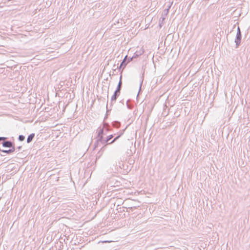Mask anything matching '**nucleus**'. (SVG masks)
Wrapping results in <instances>:
<instances>
[{"label": "nucleus", "mask_w": 250, "mask_h": 250, "mask_svg": "<svg viewBox=\"0 0 250 250\" xmlns=\"http://www.w3.org/2000/svg\"><path fill=\"white\" fill-rule=\"evenodd\" d=\"M16 150V148H15V147H12V148H10V149H8V150H1L0 148V151L3 152V153H7V154H10V153H11L13 152H14Z\"/></svg>", "instance_id": "obj_9"}, {"label": "nucleus", "mask_w": 250, "mask_h": 250, "mask_svg": "<svg viewBox=\"0 0 250 250\" xmlns=\"http://www.w3.org/2000/svg\"><path fill=\"white\" fill-rule=\"evenodd\" d=\"M103 139H104L103 135H101V136H97V141H96V143L94 144L95 148H96V147H97L98 146L99 144V143H100Z\"/></svg>", "instance_id": "obj_8"}, {"label": "nucleus", "mask_w": 250, "mask_h": 250, "mask_svg": "<svg viewBox=\"0 0 250 250\" xmlns=\"http://www.w3.org/2000/svg\"><path fill=\"white\" fill-rule=\"evenodd\" d=\"M133 208H135L136 207H133ZM128 208H133V207H128Z\"/></svg>", "instance_id": "obj_24"}, {"label": "nucleus", "mask_w": 250, "mask_h": 250, "mask_svg": "<svg viewBox=\"0 0 250 250\" xmlns=\"http://www.w3.org/2000/svg\"><path fill=\"white\" fill-rule=\"evenodd\" d=\"M241 33L240 28L239 26L237 27V33L236 36V38L235 40V42L236 43V47H238L240 44L241 41Z\"/></svg>", "instance_id": "obj_2"}, {"label": "nucleus", "mask_w": 250, "mask_h": 250, "mask_svg": "<svg viewBox=\"0 0 250 250\" xmlns=\"http://www.w3.org/2000/svg\"><path fill=\"white\" fill-rule=\"evenodd\" d=\"M121 134L116 137L111 142H109L108 143V144H111L114 143L117 139H119V138L121 136Z\"/></svg>", "instance_id": "obj_15"}, {"label": "nucleus", "mask_w": 250, "mask_h": 250, "mask_svg": "<svg viewBox=\"0 0 250 250\" xmlns=\"http://www.w3.org/2000/svg\"><path fill=\"white\" fill-rule=\"evenodd\" d=\"M52 239L53 235H47L46 238L43 237V243H45V244H48L52 242Z\"/></svg>", "instance_id": "obj_5"}, {"label": "nucleus", "mask_w": 250, "mask_h": 250, "mask_svg": "<svg viewBox=\"0 0 250 250\" xmlns=\"http://www.w3.org/2000/svg\"><path fill=\"white\" fill-rule=\"evenodd\" d=\"M2 146L5 147L12 148L15 147L13 144L9 141H6L2 143Z\"/></svg>", "instance_id": "obj_6"}, {"label": "nucleus", "mask_w": 250, "mask_h": 250, "mask_svg": "<svg viewBox=\"0 0 250 250\" xmlns=\"http://www.w3.org/2000/svg\"><path fill=\"white\" fill-rule=\"evenodd\" d=\"M165 19H166V18L165 17H161L160 19V20H159V25H160V27H162V24H163V22L165 21Z\"/></svg>", "instance_id": "obj_14"}, {"label": "nucleus", "mask_w": 250, "mask_h": 250, "mask_svg": "<svg viewBox=\"0 0 250 250\" xmlns=\"http://www.w3.org/2000/svg\"><path fill=\"white\" fill-rule=\"evenodd\" d=\"M56 236H57V235H55L54 236V238L55 237H56Z\"/></svg>", "instance_id": "obj_26"}, {"label": "nucleus", "mask_w": 250, "mask_h": 250, "mask_svg": "<svg viewBox=\"0 0 250 250\" xmlns=\"http://www.w3.org/2000/svg\"><path fill=\"white\" fill-rule=\"evenodd\" d=\"M21 146H20L17 148L19 150H20L21 149Z\"/></svg>", "instance_id": "obj_22"}, {"label": "nucleus", "mask_w": 250, "mask_h": 250, "mask_svg": "<svg viewBox=\"0 0 250 250\" xmlns=\"http://www.w3.org/2000/svg\"><path fill=\"white\" fill-rule=\"evenodd\" d=\"M63 237L62 236V235H60L59 237V239H62Z\"/></svg>", "instance_id": "obj_23"}, {"label": "nucleus", "mask_w": 250, "mask_h": 250, "mask_svg": "<svg viewBox=\"0 0 250 250\" xmlns=\"http://www.w3.org/2000/svg\"><path fill=\"white\" fill-rule=\"evenodd\" d=\"M113 137V135H110L106 138V141L109 142Z\"/></svg>", "instance_id": "obj_18"}, {"label": "nucleus", "mask_w": 250, "mask_h": 250, "mask_svg": "<svg viewBox=\"0 0 250 250\" xmlns=\"http://www.w3.org/2000/svg\"><path fill=\"white\" fill-rule=\"evenodd\" d=\"M168 10H169V9H168H168H166V10H165V11H166V14H167V13L168 12Z\"/></svg>", "instance_id": "obj_21"}, {"label": "nucleus", "mask_w": 250, "mask_h": 250, "mask_svg": "<svg viewBox=\"0 0 250 250\" xmlns=\"http://www.w3.org/2000/svg\"><path fill=\"white\" fill-rule=\"evenodd\" d=\"M103 133H104V127H103L102 128H100L99 129L97 136H100L101 135H103Z\"/></svg>", "instance_id": "obj_13"}, {"label": "nucleus", "mask_w": 250, "mask_h": 250, "mask_svg": "<svg viewBox=\"0 0 250 250\" xmlns=\"http://www.w3.org/2000/svg\"><path fill=\"white\" fill-rule=\"evenodd\" d=\"M120 93L118 92H116V91H115L114 92V93L113 94V95L111 97V102H110V108H109V107H108V104H107L106 105V109H107V112H108L109 110H111V107L113 105V104L114 102H115L117 98L119 97V96L120 95Z\"/></svg>", "instance_id": "obj_1"}, {"label": "nucleus", "mask_w": 250, "mask_h": 250, "mask_svg": "<svg viewBox=\"0 0 250 250\" xmlns=\"http://www.w3.org/2000/svg\"><path fill=\"white\" fill-rule=\"evenodd\" d=\"M18 139L20 141H23L25 139V137L22 135H20L19 136Z\"/></svg>", "instance_id": "obj_16"}, {"label": "nucleus", "mask_w": 250, "mask_h": 250, "mask_svg": "<svg viewBox=\"0 0 250 250\" xmlns=\"http://www.w3.org/2000/svg\"><path fill=\"white\" fill-rule=\"evenodd\" d=\"M6 139V138L5 137H0V141H1V140H4Z\"/></svg>", "instance_id": "obj_20"}, {"label": "nucleus", "mask_w": 250, "mask_h": 250, "mask_svg": "<svg viewBox=\"0 0 250 250\" xmlns=\"http://www.w3.org/2000/svg\"><path fill=\"white\" fill-rule=\"evenodd\" d=\"M127 58V55H126L125 57V58L124 59V60H123L122 62L120 64V65L119 66V70H121V69H122V71H123L124 68L125 67V66L126 65V64L128 63L126 61Z\"/></svg>", "instance_id": "obj_4"}, {"label": "nucleus", "mask_w": 250, "mask_h": 250, "mask_svg": "<svg viewBox=\"0 0 250 250\" xmlns=\"http://www.w3.org/2000/svg\"><path fill=\"white\" fill-rule=\"evenodd\" d=\"M75 236L76 237V238H77V235H63V237H67V240H68L69 239H71V240H73Z\"/></svg>", "instance_id": "obj_12"}, {"label": "nucleus", "mask_w": 250, "mask_h": 250, "mask_svg": "<svg viewBox=\"0 0 250 250\" xmlns=\"http://www.w3.org/2000/svg\"><path fill=\"white\" fill-rule=\"evenodd\" d=\"M141 86H142V83L140 84V89H141Z\"/></svg>", "instance_id": "obj_25"}, {"label": "nucleus", "mask_w": 250, "mask_h": 250, "mask_svg": "<svg viewBox=\"0 0 250 250\" xmlns=\"http://www.w3.org/2000/svg\"><path fill=\"white\" fill-rule=\"evenodd\" d=\"M133 58H134L133 55L131 57H130L128 58L127 57L126 59V61H127V62L128 63L132 61Z\"/></svg>", "instance_id": "obj_19"}, {"label": "nucleus", "mask_w": 250, "mask_h": 250, "mask_svg": "<svg viewBox=\"0 0 250 250\" xmlns=\"http://www.w3.org/2000/svg\"><path fill=\"white\" fill-rule=\"evenodd\" d=\"M144 53V49L143 47H137V50L134 53V58H137Z\"/></svg>", "instance_id": "obj_3"}, {"label": "nucleus", "mask_w": 250, "mask_h": 250, "mask_svg": "<svg viewBox=\"0 0 250 250\" xmlns=\"http://www.w3.org/2000/svg\"><path fill=\"white\" fill-rule=\"evenodd\" d=\"M119 240H118L117 238H115V239H108V240H101L100 241H99L98 242V243H112V242H118Z\"/></svg>", "instance_id": "obj_7"}, {"label": "nucleus", "mask_w": 250, "mask_h": 250, "mask_svg": "<svg viewBox=\"0 0 250 250\" xmlns=\"http://www.w3.org/2000/svg\"><path fill=\"white\" fill-rule=\"evenodd\" d=\"M122 76H120V81H119V82L118 83V86H117V87L115 90V91L116 92H118L119 93H120V91H121V87H122Z\"/></svg>", "instance_id": "obj_10"}, {"label": "nucleus", "mask_w": 250, "mask_h": 250, "mask_svg": "<svg viewBox=\"0 0 250 250\" xmlns=\"http://www.w3.org/2000/svg\"><path fill=\"white\" fill-rule=\"evenodd\" d=\"M100 143L102 144V145L106 146V144L107 143V144H108L109 143L108 141H106V139H104Z\"/></svg>", "instance_id": "obj_17"}, {"label": "nucleus", "mask_w": 250, "mask_h": 250, "mask_svg": "<svg viewBox=\"0 0 250 250\" xmlns=\"http://www.w3.org/2000/svg\"><path fill=\"white\" fill-rule=\"evenodd\" d=\"M34 136H35L34 133H31V134H30L27 137V143H30V142H31L32 141Z\"/></svg>", "instance_id": "obj_11"}]
</instances>
